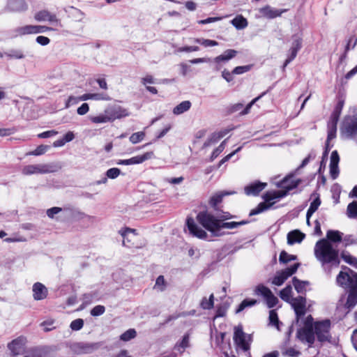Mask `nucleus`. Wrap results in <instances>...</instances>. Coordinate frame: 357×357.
I'll return each instance as SVG.
<instances>
[{
    "label": "nucleus",
    "instance_id": "obj_1",
    "mask_svg": "<svg viewBox=\"0 0 357 357\" xmlns=\"http://www.w3.org/2000/svg\"><path fill=\"white\" fill-rule=\"evenodd\" d=\"M343 233L338 230L330 229L326 233V238L319 240L314 246V255L325 268L327 264L337 267L340 265L339 251L333 243L342 241Z\"/></svg>",
    "mask_w": 357,
    "mask_h": 357
},
{
    "label": "nucleus",
    "instance_id": "obj_2",
    "mask_svg": "<svg viewBox=\"0 0 357 357\" xmlns=\"http://www.w3.org/2000/svg\"><path fill=\"white\" fill-rule=\"evenodd\" d=\"M196 220L200 225L215 237H220L225 234L221 232L222 229H232L250 222V220H248L239 222H222L218 219V217H215L207 210L199 211L196 216Z\"/></svg>",
    "mask_w": 357,
    "mask_h": 357
},
{
    "label": "nucleus",
    "instance_id": "obj_3",
    "mask_svg": "<svg viewBox=\"0 0 357 357\" xmlns=\"http://www.w3.org/2000/svg\"><path fill=\"white\" fill-rule=\"evenodd\" d=\"M233 340L237 347L243 351H248L252 342V335L245 333L243 331V326L238 325L234 328Z\"/></svg>",
    "mask_w": 357,
    "mask_h": 357
},
{
    "label": "nucleus",
    "instance_id": "obj_4",
    "mask_svg": "<svg viewBox=\"0 0 357 357\" xmlns=\"http://www.w3.org/2000/svg\"><path fill=\"white\" fill-rule=\"evenodd\" d=\"M331 321L328 319L315 321L314 324V336H317V340L320 342L330 341L331 337L330 335Z\"/></svg>",
    "mask_w": 357,
    "mask_h": 357
},
{
    "label": "nucleus",
    "instance_id": "obj_5",
    "mask_svg": "<svg viewBox=\"0 0 357 357\" xmlns=\"http://www.w3.org/2000/svg\"><path fill=\"white\" fill-rule=\"evenodd\" d=\"M56 171V167L54 164H38L24 166L22 169V173L24 175L29 176L35 174L52 173Z\"/></svg>",
    "mask_w": 357,
    "mask_h": 357
},
{
    "label": "nucleus",
    "instance_id": "obj_6",
    "mask_svg": "<svg viewBox=\"0 0 357 357\" xmlns=\"http://www.w3.org/2000/svg\"><path fill=\"white\" fill-rule=\"evenodd\" d=\"M300 263H294L290 266L276 272L272 279V284L276 286H281L291 275L296 273L300 266Z\"/></svg>",
    "mask_w": 357,
    "mask_h": 357
},
{
    "label": "nucleus",
    "instance_id": "obj_7",
    "mask_svg": "<svg viewBox=\"0 0 357 357\" xmlns=\"http://www.w3.org/2000/svg\"><path fill=\"white\" fill-rule=\"evenodd\" d=\"M303 39L298 34L292 36L291 46L289 50L287 59L283 63V69H284L297 56L298 51L302 48Z\"/></svg>",
    "mask_w": 357,
    "mask_h": 357
},
{
    "label": "nucleus",
    "instance_id": "obj_8",
    "mask_svg": "<svg viewBox=\"0 0 357 357\" xmlns=\"http://www.w3.org/2000/svg\"><path fill=\"white\" fill-rule=\"evenodd\" d=\"M289 303L296 314V322L298 323L306 314V298L303 296H298L292 298Z\"/></svg>",
    "mask_w": 357,
    "mask_h": 357
},
{
    "label": "nucleus",
    "instance_id": "obj_9",
    "mask_svg": "<svg viewBox=\"0 0 357 357\" xmlns=\"http://www.w3.org/2000/svg\"><path fill=\"white\" fill-rule=\"evenodd\" d=\"M275 192L273 190L266 192L263 195V199L264 202H260L257 206L250 211L249 216H253L258 215L264 211L269 209L273 204V203L266 204L267 202H270L272 200H274V195Z\"/></svg>",
    "mask_w": 357,
    "mask_h": 357
},
{
    "label": "nucleus",
    "instance_id": "obj_10",
    "mask_svg": "<svg viewBox=\"0 0 357 357\" xmlns=\"http://www.w3.org/2000/svg\"><path fill=\"white\" fill-rule=\"evenodd\" d=\"M26 342V337L20 336L8 344L7 347L10 351L13 357H16L24 354Z\"/></svg>",
    "mask_w": 357,
    "mask_h": 357
},
{
    "label": "nucleus",
    "instance_id": "obj_11",
    "mask_svg": "<svg viewBox=\"0 0 357 357\" xmlns=\"http://www.w3.org/2000/svg\"><path fill=\"white\" fill-rule=\"evenodd\" d=\"M294 176L293 173L286 176L276 183L277 187L283 189L284 192H287V195H288L291 190L298 188L302 181L301 178L292 179Z\"/></svg>",
    "mask_w": 357,
    "mask_h": 357
},
{
    "label": "nucleus",
    "instance_id": "obj_12",
    "mask_svg": "<svg viewBox=\"0 0 357 357\" xmlns=\"http://www.w3.org/2000/svg\"><path fill=\"white\" fill-rule=\"evenodd\" d=\"M185 224L190 234L192 236L202 240H205L208 237L206 231L197 225L192 218H187Z\"/></svg>",
    "mask_w": 357,
    "mask_h": 357
},
{
    "label": "nucleus",
    "instance_id": "obj_13",
    "mask_svg": "<svg viewBox=\"0 0 357 357\" xmlns=\"http://www.w3.org/2000/svg\"><path fill=\"white\" fill-rule=\"evenodd\" d=\"M343 130L349 138L357 144V117L347 116L343 123Z\"/></svg>",
    "mask_w": 357,
    "mask_h": 357
},
{
    "label": "nucleus",
    "instance_id": "obj_14",
    "mask_svg": "<svg viewBox=\"0 0 357 357\" xmlns=\"http://www.w3.org/2000/svg\"><path fill=\"white\" fill-rule=\"evenodd\" d=\"M296 337L301 342H307L309 347H312L315 342L314 329L301 327L296 331Z\"/></svg>",
    "mask_w": 357,
    "mask_h": 357
},
{
    "label": "nucleus",
    "instance_id": "obj_15",
    "mask_svg": "<svg viewBox=\"0 0 357 357\" xmlns=\"http://www.w3.org/2000/svg\"><path fill=\"white\" fill-rule=\"evenodd\" d=\"M234 193V192H230L227 190L218 191L211 196V197L208 199V205L215 211H222V210L218 206L219 204L222 203L223 198L225 196H228Z\"/></svg>",
    "mask_w": 357,
    "mask_h": 357
},
{
    "label": "nucleus",
    "instance_id": "obj_16",
    "mask_svg": "<svg viewBox=\"0 0 357 357\" xmlns=\"http://www.w3.org/2000/svg\"><path fill=\"white\" fill-rule=\"evenodd\" d=\"M36 20L38 22L47 21L53 25L60 24V20L57 18L56 15L54 13H50L47 10H42L38 11L35 15Z\"/></svg>",
    "mask_w": 357,
    "mask_h": 357
},
{
    "label": "nucleus",
    "instance_id": "obj_17",
    "mask_svg": "<svg viewBox=\"0 0 357 357\" xmlns=\"http://www.w3.org/2000/svg\"><path fill=\"white\" fill-rule=\"evenodd\" d=\"M105 113L108 114L110 121L128 116V111L119 105L107 108Z\"/></svg>",
    "mask_w": 357,
    "mask_h": 357
},
{
    "label": "nucleus",
    "instance_id": "obj_18",
    "mask_svg": "<svg viewBox=\"0 0 357 357\" xmlns=\"http://www.w3.org/2000/svg\"><path fill=\"white\" fill-rule=\"evenodd\" d=\"M267 185L266 183L255 181L247 185L244 188L245 193L248 196H258Z\"/></svg>",
    "mask_w": 357,
    "mask_h": 357
},
{
    "label": "nucleus",
    "instance_id": "obj_19",
    "mask_svg": "<svg viewBox=\"0 0 357 357\" xmlns=\"http://www.w3.org/2000/svg\"><path fill=\"white\" fill-rule=\"evenodd\" d=\"M340 162V156L338 152L335 150L331 153V161L329 165L330 168V175L331 177L334 180L336 179L340 173L339 170V164Z\"/></svg>",
    "mask_w": 357,
    "mask_h": 357
},
{
    "label": "nucleus",
    "instance_id": "obj_20",
    "mask_svg": "<svg viewBox=\"0 0 357 357\" xmlns=\"http://www.w3.org/2000/svg\"><path fill=\"white\" fill-rule=\"evenodd\" d=\"M33 298L35 301H41L47 298L48 290L41 282H37L32 287Z\"/></svg>",
    "mask_w": 357,
    "mask_h": 357
},
{
    "label": "nucleus",
    "instance_id": "obj_21",
    "mask_svg": "<svg viewBox=\"0 0 357 357\" xmlns=\"http://www.w3.org/2000/svg\"><path fill=\"white\" fill-rule=\"evenodd\" d=\"M6 9L13 13H21L28 9V5L24 0H8Z\"/></svg>",
    "mask_w": 357,
    "mask_h": 357
},
{
    "label": "nucleus",
    "instance_id": "obj_22",
    "mask_svg": "<svg viewBox=\"0 0 357 357\" xmlns=\"http://www.w3.org/2000/svg\"><path fill=\"white\" fill-rule=\"evenodd\" d=\"M52 29L46 26L42 25H26L19 28L18 31L20 34H31L44 33Z\"/></svg>",
    "mask_w": 357,
    "mask_h": 357
},
{
    "label": "nucleus",
    "instance_id": "obj_23",
    "mask_svg": "<svg viewBox=\"0 0 357 357\" xmlns=\"http://www.w3.org/2000/svg\"><path fill=\"white\" fill-rule=\"evenodd\" d=\"M61 215L68 219H82L86 215L79 209L68 206L61 208Z\"/></svg>",
    "mask_w": 357,
    "mask_h": 357
},
{
    "label": "nucleus",
    "instance_id": "obj_24",
    "mask_svg": "<svg viewBox=\"0 0 357 357\" xmlns=\"http://www.w3.org/2000/svg\"><path fill=\"white\" fill-rule=\"evenodd\" d=\"M285 9H276L271 7L270 6H265L259 9V13L268 19H274L281 16V15L286 12Z\"/></svg>",
    "mask_w": 357,
    "mask_h": 357
},
{
    "label": "nucleus",
    "instance_id": "obj_25",
    "mask_svg": "<svg viewBox=\"0 0 357 357\" xmlns=\"http://www.w3.org/2000/svg\"><path fill=\"white\" fill-rule=\"evenodd\" d=\"M344 268L347 269L348 271H351L353 275L351 276L347 272L341 271L339 274L337 275L336 278V282L338 285L341 287H349V284L353 281L354 278V272L350 270V268H347V266L344 267Z\"/></svg>",
    "mask_w": 357,
    "mask_h": 357
},
{
    "label": "nucleus",
    "instance_id": "obj_26",
    "mask_svg": "<svg viewBox=\"0 0 357 357\" xmlns=\"http://www.w3.org/2000/svg\"><path fill=\"white\" fill-rule=\"evenodd\" d=\"M305 234L298 229H294L287 234V243L289 245H294L295 243H300L305 238Z\"/></svg>",
    "mask_w": 357,
    "mask_h": 357
},
{
    "label": "nucleus",
    "instance_id": "obj_27",
    "mask_svg": "<svg viewBox=\"0 0 357 357\" xmlns=\"http://www.w3.org/2000/svg\"><path fill=\"white\" fill-rule=\"evenodd\" d=\"M154 157L153 151L146 152L142 155H138L128 159V165L142 164L144 161L150 160Z\"/></svg>",
    "mask_w": 357,
    "mask_h": 357
},
{
    "label": "nucleus",
    "instance_id": "obj_28",
    "mask_svg": "<svg viewBox=\"0 0 357 357\" xmlns=\"http://www.w3.org/2000/svg\"><path fill=\"white\" fill-rule=\"evenodd\" d=\"M50 347H36L31 349V357H50Z\"/></svg>",
    "mask_w": 357,
    "mask_h": 357
},
{
    "label": "nucleus",
    "instance_id": "obj_29",
    "mask_svg": "<svg viewBox=\"0 0 357 357\" xmlns=\"http://www.w3.org/2000/svg\"><path fill=\"white\" fill-rule=\"evenodd\" d=\"M344 105V100L342 98H339L337 101V103L335 105L333 111L331 113L330 120L338 122Z\"/></svg>",
    "mask_w": 357,
    "mask_h": 357
},
{
    "label": "nucleus",
    "instance_id": "obj_30",
    "mask_svg": "<svg viewBox=\"0 0 357 357\" xmlns=\"http://www.w3.org/2000/svg\"><path fill=\"white\" fill-rule=\"evenodd\" d=\"M237 54V51L235 50L229 49L225 50L222 54L216 56L214 59V61L216 63H220V62L228 61L230 59L234 58Z\"/></svg>",
    "mask_w": 357,
    "mask_h": 357
},
{
    "label": "nucleus",
    "instance_id": "obj_31",
    "mask_svg": "<svg viewBox=\"0 0 357 357\" xmlns=\"http://www.w3.org/2000/svg\"><path fill=\"white\" fill-rule=\"evenodd\" d=\"M74 347L76 351L83 354L91 353L96 348L95 344L86 342H78Z\"/></svg>",
    "mask_w": 357,
    "mask_h": 357
},
{
    "label": "nucleus",
    "instance_id": "obj_32",
    "mask_svg": "<svg viewBox=\"0 0 357 357\" xmlns=\"http://www.w3.org/2000/svg\"><path fill=\"white\" fill-rule=\"evenodd\" d=\"M82 99H84V101L88 100H109L110 98L107 94L103 93H86L82 95Z\"/></svg>",
    "mask_w": 357,
    "mask_h": 357
},
{
    "label": "nucleus",
    "instance_id": "obj_33",
    "mask_svg": "<svg viewBox=\"0 0 357 357\" xmlns=\"http://www.w3.org/2000/svg\"><path fill=\"white\" fill-rule=\"evenodd\" d=\"M190 347V335L185 333L182 337L180 342H177L174 347V349L180 353L184 352L185 349Z\"/></svg>",
    "mask_w": 357,
    "mask_h": 357
},
{
    "label": "nucleus",
    "instance_id": "obj_34",
    "mask_svg": "<svg viewBox=\"0 0 357 357\" xmlns=\"http://www.w3.org/2000/svg\"><path fill=\"white\" fill-rule=\"evenodd\" d=\"M231 23L238 30L245 29L248 24L247 19L241 15L236 16Z\"/></svg>",
    "mask_w": 357,
    "mask_h": 357
},
{
    "label": "nucleus",
    "instance_id": "obj_35",
    "mask_svg": "<svg viewBox=\"0 0 357 357\" xmlns=\"http://www.w3.org/2000/svg\"><path fill=\"white\" fill-rule=\"evenodd\" d=\"M191 102L189 100H184L177 105L173 109V114L175 115H180L183 114L184 112L188 111L191 107Z\"/></svg>",
    "mask_w": 357,
    "mask_h": 357
},
{
    "label": "nucleus",
    "instance_id": "obj_36",
    "mask_svg": "<svg viewBox=\"0 0 357 357\" xmlns=\"http://www.w3.org/2000/svg\"><path fill=\"white\" fill-rule=\"evenodd\" d=\"M292 284L294 287L295 290L298 294H303L305 291V288L310 284L308 281L301 280L296 277L292 278Z\"/></svg>",
    "mask_w": 357,
    "mask_h": 357
},
{
    "label": "nucleus",
    "instance_id": "obj_37",
    "mask_svg": "<svg viewBox=\"0 0 357 357\" xmlns=\"http://www.w3.org/2000/svg\"><path fill=\"white\" fill-rule=\"evenodd\" d=\"M272 291L264 284H259L254 289V294L263 297L264 299L271 294Z\"/></svg>",
    "mask_w": 357,
    "mask_h": 357
},
{
    "label": "nucleus",
    "instance_id": "obj_38",
    "mask_svg": "<svg viewBox=\"0 0 357 357\" xmlns=\"http://www.w3.org/2000/svg\"><path fill=\"white\" fill-rule=\"evenodd\" d=\"M337 121L329 120L328 123V135L326 141L330 142L336 137Z\"/></svg>",
    "mask_w": 357,
    "mask_h": 357
},
{
    "label": "nucleus",
    "instance_id": "obj_39",
    "mask_svg": "<svg viewBox=\"0 0 357 357\" xmlns=\"http://www.w3.org/2000/svg\"><path fill=\"white\" fill-rule=\"evenodd\" d=\"M3 55L9 59H22L25 57L23 51L19 49H11L4 52Z\"/></svg>",
    "mask_w": 357,
    "mask_h": 357
},
{
    "label": "nucleus",
    "instance_id": "obj_40",
    "mask_svg": "<svg viewBox=\"0 0 357 357\" xmlns=\"http://www.w3.org/2000/svg\"><path fill=\"white\" fill-rule=\"evenodd\" d=\"M269 324L275 326L278 330L280 331V325L282 322L279 320L278 313L275 310H271L269 311Z\"/></svg>",
    "mask_w": 357,
    "mask_h": 357
},
{
    "label": "nucleus",
    "instance_id": "obj_41",
    "mask_svg": "<svg viewBox=\"0 0 357 357\" xmlns=\"http://www.w3.org/2000/svg\"><path fill=\"white\" fill-rule=\"evenodd\" d=\"M292 293V287L290 284H287L284 288L281 289L279 296L282 300L289 303L291 301V295Z\"/></svg>",
    "mask_w": 357,
    "mask_h": 357
},
{
    "label": "nucleus",
    "instance_id": "obj_42",
    "mask_svg": "<svg viewBox=\"0 0 357 357\" xmlns=\"http://www.w3.org/2000/svg\"><path fill=\"white\" fill-rule=\"evenodd\" d=\"M321 203V202L319 195H318L310 203V207L307 211L308 218L312 217V215L317 211Z\"/></svg>",
    "mask_w": 357,
    "mask_h": 357
},
{
    "label": "nucleus",
    "instance_id": "obj_43",
    "mask_svg": "<svg viewBox=\"0 0 357 357\" xmlns=\"http://www.w3.org/2000/svg\"><path fill=\"white\" fill-rule=\"evenodd\" d=\"M214 306V296L211 294L209 298L207 299L206 297H204L200 302V307L204 310H211Z\"/></svg>",
    "mask_w": 357,
    "mask_h": 357
},
{
    "label": "nucleus",
    "instance_id": "obj_44",
    "mask_svg": "<svg viewBox=\"0 0 357 357\" xmlns=\"http://www.w3.org/2000/svg\"><path fill=\"white\" fill-rule=\"evenodd\" d=\"M137 336V331L134 328L126 331L120 335V340L123 342H128Z\"/></svg>",
    "mask_w": 357,
    "mask_h": 357
},
{
    "label": "nucleus",
    "instance_id": "obj_45",
    "mask_svg": "<svg viewBox=\"0 0 357 357\" xmlns=\"http://www.w3.org/2000/svg\"><path fill=\"white\" fill-rule=\"evenodd\" d=\"M90 121L93 123H104L111 122L107 114H100L98 116H93L89 117Z\"/></svg>",
    "mask_w": 357,
    "mask_h": 357
},
{
    "label": "nucleus",
    "instance_id": "obj_46",
    "mask_svg": "<svg viewBox=\"0 0 357 357\" xmlns=\"http://www.w3.org/2000/svg\"><path fill=\"white\" fill-rule=\"evenodd\" d=\"M341 257L342 259L349 265L357 268V258L351 255L348 252H342L341 253Z\"/></svg>",
    "mask_w": 357,
    "mask_h": 357
},
{
    "label": "nucleus",
    "instance_id": "obj_47",
    "mask_svg": "<svg viewBox=\"0 0 357 357\" xmlns=\"http://www.w3.org/2000/svg\"><path fill=\"white\" fill-rule=\"evenodd\" d=\"M347 215L349 218H357V202H352L349 203L347 208Z\"/></svg>",
    "mask_w": 357,
    "mask_h": 357
},
{
    "label": "nucleus",
    "instance_id": "obj_48",
    "mask_svg": "<svg viewBox=\"0 0 357 357\" xmlns=\"http://www.w3.org/2000/svg\"><path fill=\"white\" fill-rule=\"evenodd\" d=\"M357 304V296L351 293L348 294L345 307L349 310L353 309Z\"/></svg>",
    "mask_w": 357,
    "mask_h": 357
},
{
    "label": "nucleus",
    "instance_id": "obj_49",
    "mask_svg": "<svg viewBox=\"0 0 357 357\" xmlns=\"http://www.w3.org/2000/svg\"><path fill=\"white\" fill-rule=\"evenodd\" d=\"M81 101H84V99H82V95L80 96H70L66 101L65 108H69L73 105L78 104Z\"/></svg>",
    "mask_w": 357,
    "mask_h": 357
},
{
    "label": "nucleus",
    "instance_id": "obj_50",
    "mask_svg": "<svg viewBox=\"0 0 357 357\" xmlns=\"http://www.w3.org/2000/svg\"><path fill=\"white\" fill-rule=\"evenodd\" d=\"M48 149H49L48 146L41 144V145H39L38 146H37V148L35 150L28 152L26 155H36V156L41 155L45 153Z\"/></svg>",
    "mask_w": 357,
    "mask_h": 357
},
{
    "label": "nucleus",
    "instance_id": "obj_51",
    "mask_svg": "<svg viewBox=\"0 0 357 357\" xmlns=\"http://www.w3.org/2000/svg\"><path fill=\"white\" fill-rule=\"evenodd\" d=\"M195 42L205 47L217 46L218 45L216 40L204 38H195Z\"/></svg>",
    "mask_w": 357,
    "mask_h": 357
},
{
    "label": "nucleus",
    "instance_id": "obj_52",
    "mask_svg": "<svg viewBox=\"0 0 357 357\" xmlns=\"http://www.w3.org/2000/svg\"><path fill=\"white\" fill-rule=\"evenodd\" d=\"M144 137H145V132L143 131H140V132H137L132 133L130 135L129 140L132 144H137L138 142L142 141Z\"/></svg>",
    "mask_w": 357,
    "mask_h": 357
},
{
    "label": "nucleus",
    "instance_id": "obj_53",
    "mask_svg": "<svg viewBox=\"0 0 357 357\" xmlns=\"http://www.w3.org/2000/svg\"><path fill=\"white\" fill-rule=\"evenodd\" d=\"M264 300L268 308L274 307L279 302L278 298L273 292H271V294H270Z\"/></svg>",
    "mask_w": 357,
    "mask_h": 357
},
{
    "label": "nucleus",
    "instance_id": "obj_54",
    "mask_svg": "<svg viewBox=\"0 0 357 357\" xmlns=\"http://www.w3.org/2000/svg\"><path fill=\"white\" fill-rule=\"evenodd\" d=\"M226 140H224L215 149L211 155L210 161H213L225 149Z\"/></svg>",
    "mask_w": 357,
    "mask_h": 357
},
{
    "label": "nucleus",
    "instance_id": "obj_55",
    "mask_svg": "<svg viewBox=\"0 0 357 357\" xmlns=\"http://www.w3.org/2000/svg\"><path fill=\"white\" fill-rule=\"evenodd\" d=\"M135 230L130 228H125L119 231L120 234L123 237V245L124 246L129 247V245L126 244V241L130 242L128 236L130 233H135Z\"/></svg>",
    "mask_w": 357,
    "mask_h": 357
},
{
    "label": "nucleus",
    "instance_id": "obj_56",
    "mask_svg": "<svg viewBox=\"0 0 357 357\" xmlns=\"http://www.w3.org/2000/svg\"><path fill=\"white\" fill-rule=\"evenodd\" d=\"M121 174V169L117 167H112L107 170L105 175L110 179L116 178Z\"/></svg>",
    "mask_w": 357,
    "mask_h": 357
},
{
    "label": "nucleus",
    "instance_id": "obj_57",
    "mask_svg": "<svg viewBox=\"0 0 357 357\" xmlns=\"http://www.w3.org/2000/svg\"><path fill=\"white\" fill-rule=\"evenodd\" d=\"M316 153L314 151H311L309 154L307 155V157H305L301 164L298 167V168L296 169V170H298L300 169H302L303 167H305L309 162L311 160H314L315 158H316Z\"/></svg>",
    "mask_w": 357,
    "mask_h": 357
},
{
    "label": "nucleus",
    "instance_id": "obj_58",
    "mask_svg": "<svg viewBox=\"0 0 357 357\" xmlns=\"http://www.w3.org/2000/svg\"><path fill=\"white\" fill-rule=\"evenodd\" d=\"M84 326V320L82 319H76L71 321L70 328L72 331H77L81 330Z\"/></svg>",
    "mask_w": 357,
    "mask_h": 357
},
{
    "label": "nucleus",
    "instance_id": "obj_59",
    "mask_svg": "<svg viewBox=\"0 0 357 357\" xmlns=\"http://www.w3.org/2000/svg\"><path fill=\"white\" fill-rule=\"evenodd\" d=\"M342 241L344 246L347 247L351 245L357 244V237L351 234L346 235L344 237L342 236Z\"/></svg>",
    "mask_w": 357,
    "mask_h": 357
},
{
    "label": "nucleus",
    "instance_id": "obj_60",
    "mask_svg": "<svg viewBox=\"0 0 357 357\" xmlns=\"http://www.w3.org/2000/svg\"><path fill=\"white\" fill-rule=\"evenodd\" d=\"M105 312V307L103 305H98L91 310V315L93 317H98L103 314Z\"/></svg>",
    "mask_w": 357,
    "mask_h": 357
},
{
    "label": "nucleus",
    "instance_id": "obj_61",
    "mask_svg": "<svg viewBox=\"0 0 357 357\" xmlns=\"http://www.w3.org/2000/svg\"><path fill=\"white\" fill-rule=\"evenodd\" d=\"M252 68V65H245L236 66L232 70V73L234 75H241L248 72Z\"/></svg>",
    "mask_w": 357,
    "mask_h": 357
},
{
    "label": "nucleus",
    "instance_id": "obj_62",
    "mask_svg": "<svg viewBox=\"0 0 357 357\" xmlns=\"http://www.w3.org/2000/svg\"><path fill=\"white\" fill-rule=\"evenodd\" d=\"M228 307L229 306L225 303L218 306L215 312V317H222L225 316Z\"/></svg>",
    "mask_w": 357,
    "mask_h": 357
},
{
    "label": "nucleus",
    "instance_id": "obj_63",
    "mask_svg": "<svg viewBox=\"0 0 357 357\" xmlns=\"http://www.w3.org/2000/svg\"><path fill=\"white\" fill-rule=\"evenodd\" d=\"M349 287L350 288L349 293L357 296V273H354L353 281L349 284Z\"/></svg>",
    "mask_w": 357,
    "mask_h": 357
},
{
    "label": "nucleus",
    "instance_id": "obj_64",
    "mask_svg": "<svg viewBox=\"0 0 357 357\" xmlns=\"http://www.w3.org/2000/svg\"><path fill=\"white\" fill-rule=\"evenodd\" d=\"M61 212V208L54 206L47 210V215L50 218L53 219L54 218V215Z\"/></svg>",
    "mask_w": 357,
    "mask_h": 357
}]
</instances>
